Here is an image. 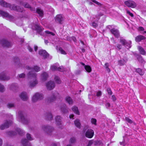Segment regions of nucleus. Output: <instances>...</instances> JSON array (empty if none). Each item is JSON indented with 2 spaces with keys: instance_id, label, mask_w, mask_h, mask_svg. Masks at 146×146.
Instances as JSON below:
<instances>
[{
  "instance_id": "nucleus-52",
  "label": "nucleus",
  "mask_w": 146,
  "mask_h": 146,
  "mask_svg": "<svg viewBox=\"0 0 146 146\" xmlns=\"http://www.w3.org/2000/svg\"><path fill=\"white\" fill-rule=\"evenodd\" d=\"M112 99L113 101H115L116 100V98L115 96L113 95L112 96Z\"/></svg>"
},
{
  "instance_id": "nucleus-23",
  "label": "nucleus",
  "mask_w": 146,
  "mask_h": 146,
  "mask_svg": "<svg viewBox=\"0 0 146 146\" xmlns=\"http://www.w3.org/2000/svg\"><path fill=\"white\" fill-rule=\"evenodd\" d=\"M145 37L144 36L140 35L135 37V40L137 42H139L142 40L145 39Z\"/></svg>"
},
{
  "instance_id": "nucleus-12",
  "label": "nucleus",
  "mask_w": 146,
  "mask_h": 146,
  "mask_svg": "<svg viewBox=\"0 0 146 146\" xmlns=\"http://www.w3.org/2000/svg\"><path fill=\"white\" fill-rule=\"evenodd\" d=\"M63 20V18L61 15H57L55 17V20L56 22L61 24H62Z\"/></svg>"
},
{
  "instance_id": "nucleus-15",
  "label": "nucleus",
  "mask_w": 146,
  "mask_h": 146,
  "mask_svg": "<svg viewBox=\"0 0 146 146\" xmlns=\"http://www.w3.org/2000/svg\"><path fill=\"white\" fill-rule=\"evenodd\" d=\"M111 33L113 35L115 36L118 38L119 36V34L118 31L115 29H113L110 30Z\"/></svg>"
},
{
  "instance_id": "nucleus-58",
  "label": "nucleus",
  "mask_w": 146,
  "mask_h": 146,
  "mask_svg": "<svg viewBox=\"0 0 146 146\" xmlns=\"http://www.w3.org/2000/svg\"><path fill=\"white\" fill-rule=\"evenodd\" d=\"M139 31H143V30H144V28L143 27H139Z\"/></svg>"
},
{
  "instance_id": "nucleus-25",
  "label": "nucleus",
  "mask_w": 146,
  "mask_h": 146,
  "mask_svg": "<svg viewBox=\"0 0 146 146\" xmlns=\"http://www.w3.org/2000/svg\"><path fill=\"white\" fill-rule=\"evenodd\" d=\"M48 77V74L45 72H43L41 75V79L44 81L46 80Z\"/></svg>"
},
{
  "instance_id": "nucleus-19",
  "label": "nucleus",
  "mask_w": 146,
  "mask_h": 146,
  "mask_svg": "<svg viewBox=\"0 0 146 146\" xmlns=\"http://www.w3.org/2000/svg\"><path fill=\"white\" fill-rule=\"evenodd\" d=\"M26 68L28 70H34L36 72H38L40 70V68L39 67L37 66H34L33 68L30 67L29 66H26Z\"/></svg>"
},
{
  "instance_id": "nucleus-28",
  "label": "nucleus",
  "mask_w": 146,
  "mask_h": 146,
  "mask_svg": "<svg viewBox=\"0 0 146 146\" xmlns=\"http://www.w3.org/2000/svg\"><path fill=\"white\" fill-rule=\"evenodd\" d=\"M56 122L58 125H60L61 123V117L60 116H57L55 118Z\"/></svg>"
},
{
  "instance_id": "nucleus-51",
  "label": "nucleus",
  "mask_w": 146,
  "mask_h": 146,
  "mask_svg": "<svg viewBox=\"0 0 146 146\" xmlns=\"http://www.w3.org/2000/svg\"><path fill=\"white\" fill-rule=\"evenodd\" d=\"M102 93L100 91H98L97 93V96H100L101 95Z\"/></svg>"
},
{
  "instance_id": "nucleus-60",
  "label": "nucleus",
  "mask_w": 146,
  "mask_h": 146,
  "mask_svg": "<svg viewBox=\"0 0 146 146\" xmlns=\"http://www.w3.org/2000/svg\"><path fill=\"white\" fill-rule=\"evenodd\" d=\"M72 39L75 42H76V38L74 37V36H73L72 37Z\"/></svg>"
},
{
  "instance_id": "nucleus-32",
  "label": "nucleus",
  "mask_w": 146,
  "mask_h": 146,
  "mask_svg": "<svg viewBox=\"0 0 146 146\" xmlns=\"http://www.w3.org/2000/svg\"><path fill=\"white\" fill-rule=\"evenodd\" d=\"M74 124L75 125L78 127H80V121L78 119H76L74 121Z\"/></svg>"
},
{
  "instance_id": "nucleus-62",
  "label": "nucleus",
  "mask_w": 146,
  "mask_h": 146,
  "mask_svg": "<svg viewBox=\"0 0 146 146\" xmlns=\"http://www.w3.org/2000/svg\"><path fill=\"white\" fill-rule=\"evenodd\" d=\"M35 50V51H36L38 49V46H34Z\"/></svg>"
},
{
  "instance_id": "nucleus-11",
  "label": "nucleus",
  "mask_w": 146,
  "mask_h": 146,
  "mask_svg": "<svg viewBox=\"0 0 146 146\" xmlns=\"http://www.w3.org/2000/svg\"><path fill=\"white\" fill-rule=\"evenodd\" d=\"M9 76H7L6 72H4L0 74V80H7L9 79Z\"/></svg>"
},
{
  "instance_id": "nucleus-48",
  "label": "nucleus",
  "mask_w": 146,
  "mask_h": 146,
  "mask_svg": "<svg viewBox=\"0 0 146 146\" xmlns=\"http://www.w3.org/2000/svg\"><path fill=\"white\" fill-rule=\"evenodd\" d=\"M91 0L92 2L94 3H95L96 4L98 5H101L100 3L97 1H96L95 0Z\"/></svg>"
},
{
  "instance_id": "nucleus-14",
  "label": "nucleus",
  "mask_w": 146,
  "mask_h": 146,
  "mask_svg": "<svg viewBox=\"0 0 146 146\" xmlns=\"http://www.w3.org/2000/svg\"><path fill=\"white\" fill-rule=\"evenodd\" d=\"M42 129L43 131H46L48 134L52 131L53 128L50 126L44 125L42 127Z\"/></svg>"
},
{
  "instance_id": "nucleus-31",
  "label": "nucleus",
  "mask_w": 146,
  "mask_h": 146,
  "mask_svg": "<svg viewBox=\"0 0 146 146\" xmlns=\"http://www.w3.org/2000/svg\"><path fill=\"white\" fill-rule=\"evenodd\" d=\"M120 42L123 45H125L127 44V42L126 40L122 38H121L120 39Z\"/></svg>"
},
{
  "instance_id": "nucleus-27",
  "label": "nucleus",
  "mask_w": 146,
  "mask_h": 146,
  "mask_svg": "<svg viewBox=\"0 0 146 146\" xmlns=\"http://www.w3.org/2000/svg\"><path fill=\"white\" fill-rule=\"evenodd\" d=\"M72 111L77 115H79V112L78 108L76 106H74L72 108Z\"/></svg>"
},
{
  "instance_id": "nucleus-59",
  "label": "nucleus",
  "mask_w": 146,
  "mask_h": 146,
  "mask_svg": "<svg viewBox=\"0 0 146 146\" xmlns=\"http://www.w3.org/2000/svg\"><path fill=\"white\" fill-rule=\"evenodd\" d=\"M105 67L106 68H109L108 67L109 66V65L108 63H106L105 64Z\"/></svg>"
},
{
  "instance_id": "nucleus-55",
  "label": "nucleus",
  "mask_w": 146,
  "mask_h": 146,
  "mask_svg": "<svg viewBox=\"0 0 146 146\" xmlns=\"http://www.w3.org/2000/svg\"><path fill=\"white\" fill-rule=\"evenodd\" d=\"M92 25L94 27H96L98 26V25L96 23L94 22L92 23Z\"/></svg>"
},
{
  "instance_id": "nucleus-5",
  "label": "nucleus",
  "mask_w": 146,
  "mask_h": 146,
  "mask_svg": "<svg viewBox=\"0 0 146 146\" xmlns=\"http://www.w3.org/2000/svg\"><path fill=\"white\" fill-rule=\"evenodd\" d=\"M43 98V95L42 94L37 92L33 96L32 98V102H35L38 100L42 99Z\"/></svg>"
},
{
  "instance_id": "nucleus-61",
  "label": "nucleus",
  "mask_w": 146,
  "mask_h": 146,
  "mask_svg": "<svg viewBox=\"0 0 146 146\" xmlns=\"http://www.w3.org/2000/svg\"><path fill=\"white\" fill-rule=\"evenodd\" d=\"M106 69L107 71L108 72H110V69L109 68H106Z\"/></svg>"
},
{
  "instance_id": "nucleus-41",
  "label": "nucleus",
  "mask_w": 146,
  "mask_h": 146,
  "mask_svg": "<svg viewBox=\"0 0 146 146\" xmlns=\"http://www.w3.org/2000/svg\"><path fill=\"white\" fill-rule=\"evenodd\" d=\"M91 122L92 123L95 125L96 124V120L94 118H92L91 119Z\"/></svg>"
},
{
  "instance_id": "nucleus-3",
  "label": "nucleus",
  "mask_w": 146,
  "mask_h": 146,
  "mask_svg": "<svg viewBox=\"0 0 146 146\" xmlns=\"http://www.w3.org/2000/svg\"><path fill=\"white\" fill-rule=\"evenodd\" d=\"M17 117L19 121H21L25 124H27L30 121L29 119L25 117L23 112L21 111H19L18 112Z\"/></svg>"
},
{
  "instance_id": "nucleus-36",
  "label": "nucleus",
  "mask_w": 146,
  "mask_h": 146,
  "mask_svg": "<svg viewBox=\"0 0 146 146\" xmlns=\"http://www.w3.org/2000/svg\"><path fill=\"white\" fill-rule=\"evenodd\" d=\"M61 110L64 113H66L68 111L67 108L65 105L63 107L61 108Z\"/></svg>"
},
{
  "instance_id": "nucleus-26",
  "label": "nucleus",
  "mask_w": 146,
  "mask_h": 146,
  "mask_svg": "<svg viewBox=\"0 0 146 146\" xmlns=\"http://www.w3.org/2000/svg\"><path fill=\"white\" fill-rule=\"evenodd\" d=\"M65 100L70 105L72 104L73 103V101L72 98L69 96L66 98Z\"/></svg>"
},
{
  "instance_id": "nucleus-38",
  "label": "nucleus",
  "mask_w": 146,
  "mask_h": 146,
  "mask_svg": "<svg viewBox=\"0 0 146 146\" xmlns=\"http://www.w3.org/2000/svg\"><path fill=\"white\" fill-rule=\"evenodd\" d=\"M16 131L20 135H22L24 133V131L19 128H17Z\"/></svg>"
},
{
  "instance_id": "nucleus-22",
  "label": "nucleus",
  "mask_w": 146,
  "mask_h": 146,
  "mask_svg": "<svg viewBox=\"0 0 146 146\" xmlns=\"http://www.w3.org/2000/svg\"><path fill=\"white\" fill-rule=\"evenodd\" d=\"M80 64L84 66V68L87 72H91L92 69L90 66L86 65L84 63L82 62H81Z\"/></svg>"
},
{
  "instance_id": "nucleus-9",
  "label": "nucleus",
  "mask_w": 146,
  "mask_h": 146,
  "mask_svg": "<svg viewBox=\"0 0 146 146\" xmlns=\"http://www.w3.org/2000/svg\"><path fill=\"white\" fill-rule=\"evenodd\" d=\"M12 122L11 120L9 121L6 120L3 124H2L0 127V128L1 130H3L5 128H7L11 123Z\"/></svg>"
},
{
  "instance_id": "nucleus-21",
  "label": "nucleus",
  "mask_w": 146,
  "mask_h": 146,
  "mask_svg": "<svg viewBox=\"0 0 146 146\" xmlns=\"http://www.w3.org/2000/svg\"><path fill=\"white\" fill-rule=\"evenodd\" d=\"M127 59L125 57L118 61V64L120 66L123 65L127 61Z\"/></svg>"
},
{
  "instance_id": "nucleus-2",
  "label": "nucleus",
  "mask_w": 146,
  "mask_h": 146,
  "mask_svg": "<svg viewBox=\"0 0 146 146\" xmlns=\"http://www.w3.org/2000/svg\"><path fill=\"white\" fill-rule=\"evenodd\" d=\"M0 4L3 7H9L11 9L16 11L19 12H22L23 11V8H19V7H17L14 5H10L6 2L2 1L0 2Z\"/></svg>"
},
{
  "instance_id": "nucleus-49",
  "label": "nucleus",
  "mask_w": 146,
  "mask_h": 146,
  "mask_svg": "<svg viewBox=\"0 0 146 146\" xmlns=\"http://www.w3.org/2000/svg\"><path fill=\"white\" fill-rule=\"evenodd\" d=\"M127 14H129L131 17H133V14L131 13L128 10L127 11Z\"/></svg>"
},
{
  "instance_id": "nucleus-8",
  "label": "nucleus",
  "mask_w": 146,
  "mask_h": 146,
  "mask_svg": "<svg viewBox=\"0 0 146 146\" xmlns=\"http://www.w3.org/2000/svg\"><path fill=\"white\" fill-rule=\"evenodd\" d=\"M46 86L48 90H51L55 87V84L53 82L50 81L46 84Z\"/></svg>"
},
{
  "instance_id": "nucleus-40",
  "label": "nucleus",
  "mask_w": 146,
  "mask_h": 146,
  "mask_svg": "<svg viewBox=\"0 0 146 146\" xmlns=\"http://www.w3.org/2000/svg\"><path fill=\"white\" fill-rule=\"evenodd\" d=\"M59 51L62 54H66L65 51L61 48H59Z\"/></svg>"
},
{
  "instance_id": "nucleus-37",
  "label": "nucleus",
  "mask_w": 146,
  "mask_h": 146,
  "mask_svg": "<svg viewBox=\"0 0 146 146\" xmlns=\"http://www.w3.org/2000/svg\"><path fill=\"white\" fill-rule=\"evenodd\" d=\"M46 118L48 120H50L52 118V115L50 113L47 114L46 116Z\"/></svg>"
},
{
  "instance_id": "nucleus-53",
  "label": "nucleus",
  "mask_w": 146,
  "mask_h": 146,
  "mask_svg": "<svg viewBox=\"0 0 146 146\" xmlns=\"http://www.w3.org/2000/svg\"><path fill=\"white\" fill-rule=\"evenodd\" d=\"M106 106L107 108H108L110 106V104L108 102L106 103Z\"/></svg>"
},
{
  "instance_id": "nucleus-63",
  "label": "nucleus",
  "mask_w": 146,
  "mask_h": 146,
  "mask_svg": "<svg viewBox=\"0 0 146 146\" xmlns=\"http://www.w3.org/2000/svg\"><path fill=\"white\" fill-rule=\"evenodd\" d=\"M2 144V141L1 139L0 138V146H1Z\"/></svg>"
},
{
  "instance_id": "nucleus-56",
  "label": "nucleus",
  "mask_w": 146,
  "mask_h": 146,
  "mask_svg": "<svg viewBox=\"0 0 146 146\" xmlns=\"http://www.w3.org/2000/svg\"><path fill=\"white\" fill-rule=\"evenodd\" d=\"M117 47L120 50L122 48V46L120 44H118L117 46Z\"/></svg>"
},
{
  "instance_id": "nucleus-42",
  "label": "nucleus",
  "mask_w": 146,
  "mask_h": 146,
  "mask_svg": "<svg viewBox=\"0 0 146 146\" xmlns=\"http://www.w3.org/2000/svg\"><path fill=\"white\" fill-rule=\"evenodd\" d=\"M5 90V88L3 86L0 84V91L3 92Z\"/></svg>"
},
{
  "instance_id": "nucleus-44",
  "label": "nucleus",
  "mask_w": 146,
  "mask_h": 146,
  "mask_svg": "<svg viewBox=\"0 0 146 146\" xmlns=\"http://www.w3.org/2000/svg\"><path fill=\"white\" fill-rule=\"evenodd\" d=\"M25 74L24 73H22L18 75V77L20 78H24L25 77Z\"/></svg>"
},
{
  "instance_id": "nucleus-4",
  "label": "nucleus",
  "mask_w": 146,
  "mask_h": 146,
  "mask_svg": "<svg viewBox=\"0 0 146 146\" xmlns=\"http://www.w3.org/2000/svg\"><path fill=\"white\" fill-rule=\"evenodd\" d=\"M27 137L28 140L26 139L22 140L21 143L23 146H31V144L28 140L31 141L33 140V139L31 137V135L29 133L27 134Z\"/></svg>"
},
{
  "instance_id": "nucleus-24",
  "label": "nucleus",
  "mask_w": 146,
  "mask_h": 146,
  "mask_svg": "<svg viewBox=\"0 0 146 146\" xmlns=\"http://www.w3.org/2000/svg\"><path fill=\"white\" fill-rule=\"evenodd\" d=\"M32 28L33 29L39 32H40L42 30V28L39 25H37L32 26Z\"/></svg>"
},
{
  "instance_id": "nucleus-20",
  "label": "nucleus",
  "mask_w": 146,
  "mask_h": 146,
  "mask_svg": "<svg viewBox=\"0 0 146 146\" xmlns=\"http://www.w3.org/2000/svg\"><path fill=\"white\" fill-rule=\"evenodd\" d=\"M50 69L52 70L53 71L58 70L60 71H62L63 70V68L62 67L58 68L55 65L52 66L50 67Z\"/></svg>"
},
{
  "instance_id": "nucleus-18",
  "label": "nucleus",
  "mask_w": 146,
  "mask_h": 146,
  "mask_svg": "<svg viewBox=\"0 0 146 146\" xmlns=\"http://www.w3.org/2000/svg\"><path fill=\"white\" fill-rule=\"evenodd\" d=\"M39 54L44 58H46L48 56V54L44 50H40L39 51Z\"/></svg>"
},
{
  "instance_id": "nucleus-46",
  "label": "nucleus",
  "mask_w": 146,
  "mask_h": 146,
  "mask_svg": "<svg viewBox=\"0 0 146 146\" xmlns=\"http://www.w3.org/2000/svg\"><path fill=\"white\" fill-rule=\"evenodd\" d=\"M107 92L110 95H111L112 94V92L111 91V89L110 88H108L107 89Z\"/></svg>"
},
{
  "instance_id": "nucleus-13",
  "label": "nucleus",
  "mask_w": 146,
  "mask_h": 146,
  "mask_svg": "<svg viewBox=\"0 0 146 146\" xmlns=\"http://www.w3.org/2000/svg\"><path fill=\"white\" fill-rule=\"evenodd\" d=\"M0 14L3 17H8L11 20H12L13 18L12 16L9 15L7 13L2 10H0Z\"/></svg>"
},
{
  "instance_id": "nucleus-34",
  "label": "nucleus",
  "mask_w": 146,
  "mask_h": 146,
  "mask_svg": "<svg viewBox=\"0 0 146 146\" xmlns=\"http://www.w3.org/2000/svg\"><path fill=\"white\" fill-rule=\"evenodd\" d=\"M36 12L39 14L40 16H42L43 15V11L40 9H38L36 10Z\"/></svg>"
},
{
  "instance_id": "nucleus-43",
  "label": "nucleus",
  "mask_w": 146,
  "mask_h": 146,
  "mask_svg": "<svg viewBox=\"0 0 146 146\" xmlns=\"http://www.w3.org/2000/svg\"><path fill=\"white\" fill-rule=\"evenodd\" d=\"M125 119L126 121H127L129 123H132V121L128 117H126L125 118Z\"/></svg>"
},
{
  "instance_id": "nucleus-64",
  "label": "nucleus",
  "mask_w": 146,
  "mask_h": 146,
  "mask_svg": "<svg viewBox=\"0 0 146 146\" xmlns=\"http://www.w3.org/2000/svg\"><path fill=\"white\" fill-rule=\"evenodd\" d=\"M74 116V115L73 114H71L70 115V118H72Z\"/></svg>"
},
{
  "instance_id": "nucleus-10",
  "label": "nucleus",
  "mask_w": 146,
  "mask_h": 146,
  "mask_svg": "<svg viewBox=\"0 0 146 146\" xmlns=\"http://www.w3.org/2000/svg\"><path fill=\"white\" fill-rule=\"evenodd\" d=\"M94 133L93 130L90 129H88L85 133V136L87 137L91 138L93 136Z\"/></svg>"
},
{
  "instance_id": "nucleus-16",
  "label": "nucleus",
  "mask_w": 146,
  "mask_h": 146,
  "mask_svg": "<svg viewBox=\"0 0 146 146\" xmlns=\"http://www.w3.org/2000/svg\"><path fill=\"white\" fill-rule=\"evenodd\" d=\"M20 98L24 101H27L28 99V96L26 93L25 92H22L19 95Z\"/></svg>"
},
{
  "instance_id": "nucleus-33",
  "label": "nucleus",
  "mask_w": 146,
  "mask_h": 146,
  "mask_svg": "<svg viewBox=\"0 0 146 146\" xmlns=\"http://www.w3.org/2000/svg\"><path fill=\"white\" fill-rule=\"evenodd\" d=\"M136 72L139 73L140 75H143L144 74V72H143L141 69L138 68L136 69Z\"/></svg>"
},
{
  "instance_id": "nucleus-50",
  "label": "nucleus",
  "mask_w": 146,
  "mask_h": 146,
  "mask_svg": "<svg viewBox=\"0 0 146 146\" xmlns=\"http://www.w3.org/2000/svg\"><path fill=\"white\" fill-rule=\"evenodd\" d=\"M93 143V141L92 140L89 141L87 146H90Z\"/></svg>"
},
{
  "instance_id": "nucleus-47",
  "label": "nucleus",
  "mask_w": 146,
  "mask_h": 146,
  "mask_svg": "<svg viewBox=\"0 0 146 146\" xmlns=\"http://www.w3.org/2000/svg\"><path fill=\"white\" fill-rule=\"evenodd\" d=\"M45 32L47 34H48L49 35H53V36L54 35V33H53L52 32H50L49 31H45Z\"/></svg>"
},
{
  "instance_id": "nucleus-17",
  "label": "nucleus",
  "mask_w": 146,
  "mask_h": 146,
  "mask_svg": "<svg viewBox=\"0 0 146 146\" xmlns=\"http://www.w3.org/2000/svg\"><path fill=\"white\" fill-rule=\"evenodd\" d=\"M0 43L3 47H9L10 46V43L5 40H1L0 42Z\"/></svg>"
},
{
  "instance_id": "nucleus-57",
  "label": "nucleus",
  "mask_w": 146,
  "mask_h": 146,
  "mask_svg": "<svg viewBox=\"0 0 146 146\" xmlns=\"http://www.w3.org/2000/svg\"><path fill=\"white\" fill-rule=\"evenodd\" d=\"M28 49L30 52H32L33 51L32 48L30 46L28 47Z\"/></svg>"
},
{
  "instance_id": "nucleus-29",
  "label": "nucleus",
  "mask_w": 146,
  "mask_h": 146,
  "mask_svg": "<svg viewBox=\"0 0 146 146\" xmlns=\"http://www.w3.org/2000/svg\"><path fill=\"white\" fill-rule=\"evenodd\" d=\"M138 49L140 53L143 55H145L146 54V52L145 50L141 47H138Z\"/></svg>"
},
{
  "instance_id": "nucleus-35",
  "label": "nucleus",
  "mask_w": 146,
  "mask_h": 146,
  "mask_svg": "<svg viewBox=\"0 0 146 146\" xmlns=\"http://www.w3.org/2000/svg\"><path fill=\"white\" fill-rule=\"evenodd\" d=\"M54 80L56 83L60 84L61 83V81L59 77L57 76H55L54 78Z\"/></svg>"
},
{
  "instance_id": "nucleus-1",
  "label": "nucleus",
  "mask_w": 146,
  "mask_h": 146,
  "mask_svg": "<svg viewBox=\"0 0 146 146\" xmlns=\"http://www.w3.org/2000/svg\"><path fill=\"white\" fill-rule=\"evenodd\" d=\"M28 77L30 79H33L29 83V85L30 87H33L35 86L38 83V82L36 80V74L33 71H30L27 75Z\"/></svg>"
},
{
  "instance_id": "nucleus-30",
  "label": "nucleus",
  "mask_w": 146,
  "mask_h": 146,
  "mask_svg": "<svg viewBox=\"0 0 146 146\" xmlns=\"http://www.w3.org/2000/svg\"><path fill=\"white\" fill-rule=\"evenodd\" d=\"M23 6L25 7L29 8L31 11L35 10V9L31 7L30 5L27 3H25L23 4Z\"/></svg>"
},
{
  "instance_id": "nucleus-54",
  "label": "nucleus",
  "mask_w": 146,
  "mask_h": 146,
  "mask_svg": "<svg viewBox=\"0 0 146 146\" xmlns=\"http://www.w3.org/2000/svg\"><path fill=\"white\" fill-rule=\"evenodd\" d=\"M10 133H9V134L11 136L14 135H15V133H14L13 131H11L9 132Z\"/></svg>"
},
{
  "instance_id": "nucleus-39",
  "label": "nucleus",
  "mask_w": 146,
  "mask_h": 146,
  "mask_svg": "<svg viewBox=\"0 0 146 146\" xmlns=\"http://www.w3.org/2000/svg\"><path fill=\"white\" fill-rule=\"evenodd\" d=\"M7 107L9 108H11L14 107L15 104L13 103H8L7 104Z\"/></svg>"
},
{
  "instance_id": "nucleus-45",
  "label": "nucleus",
  "mask_w": 146,
  "mask_h": 146,
  "mask_svg": "<svg viewBox=\"0 0 146 146\" xmlns=\"http://www.w3.org/2000/svg\"><path fill=\"white\" fill-rule=\"evenodd\" d=\"M76 141V139L75 138L72 137L70 139V142L72 143H74Z\"/></svg>"
},
{
  "instance_id": "nucleus-6",
  "label": "nucleus",
  "mask_w": 146,
  "mask_h": 146,
  "mask_svg": "<svg viewBox=\"0 0 146 146\" xmlns=\"http://www.w3.org/2000/svg\"><path fill=\"white\" fill-rule=\"evenodd\" d=\"M58 95V94L57 92H52L47 98V102L49 103L52 102L55 100Z\"/></svg>"
},
{
  "instance_id": "nucleus-7",
  "label": "nucleus",
  "mask_w": 146,
  "mask_h": 146,
  "mask_svg": "<svg viewBox=\"0 0 146 146\" xmlns=\"http://www.w3.org/2000/svg\"><path fill=\"white\" fill-rule=\"evenodd\" d=\"M125 4L127 7L134 8L136 7V3L131 0H128L125 2Z\"/></svg>"
}]
</instances>
